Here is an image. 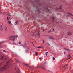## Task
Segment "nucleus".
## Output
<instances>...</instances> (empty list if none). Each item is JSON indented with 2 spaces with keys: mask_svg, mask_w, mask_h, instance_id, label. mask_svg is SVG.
Masks as SVG:
<instances>
[{
  "mask_svg": "<svg viewBox=\"0 0 73 73\" xmlns=\"http://www.w3.org/2000/svg\"><path fill=\"white\" fill-rule=\"evenodd\" d=\"M18 37V35H16L14 36H10V38H11L10 39V40H12L13 42H14L15 40H14L15 39V38H17Z\"/></svg>",
  "mask_w": 73,
  "mask_h": 73,
  "instance_id": "nucleus-1",
  "label": "nucleus"
},
{
  "mask_svg": "<svg viewBox=\"0 0 73 73\" xmlns=\"http://www.w3.org/2000/svg\"><path fill=\"white\" fill-rule=\"evenodd\" d=\"M8 65H6L4 67H2L0 68V70L1 71H3V70H4L5 69H7V66Z\"/></svg>",
  "mask_w": 73,
  "mask_h": 73,
  "instance_id": "nucleus-2",
  "label": "nucleus"
},
{
  "mask_svg": "<svg viewBox=\"0 0 73 73\" xmlns=\"http://www.w3.org/2000/svg\"><path fill=\"white\" fill-rule=\"evenodd\" d=\"M71 54H68L67 56V60H69L71 58V56H70Z\"/></svg>",
  "mask_w": 73,
  "mask_h": 73,
  "instance_id": "nucleus-3",
  "label": "nucleus"
},
{
  "mask_svg": "<svg viewBox=\"0 0 73 73\" xmlns=\"http://www.w3.org/2000/svg\"><path fill=\"white\" fill-rule=\"evenodd\" d=\"M38 29L39 30V31H38V33L37 34H36L35 36H38L39 37V36H40V33H39V32H40V29H39L38 28Z\"/></svg>",
  "mask_w": 73,
  "mask_h": 73,
  "instance_id": "nucleus-4",
  "label": "nucleus"
},
{
  "mask_svg": "<svg viewBox=\"0 0 73 73\" xmlns=\"http://www.w3.org/2000/svg\"><path fill=\"white\" fill-rule=\"evenodd\" d=\"M41 68H42L43 69H45V68H46V66H45L43 65L41 66Z\"/></svg>",
  "mask_w": 73,
  "mask_h": 73,
  "instance_id": "nucleus-5",
  "label": "nucleus"
},
{
  "mask_svg": "<svg viewBox=\"0 0 73 73\" xmlns=\"http://www.w3.org/2000/svg\"><path fill=\"white\" fill-rule=\"evenodd\" d=\"M25 65L26 66H27V67H28L30 69H31V67H30V66L29 65H28V64L27 63H25Z\"/></svg>",
  "mask_w": 73,
  "mask_h": 73,
  "instance_id": "nucleus-6",
  "label": "nucleus"
},
{
  "mask_svg": "<svg viewBox=\"0 0 73 73\" xmlns=\"http://www.w3.org/2000/svg\"><path fill=\"white\" fill-rule=\"evenodd\" d=\"M64 49H65V50H67V51H68V52H70V50H69V49H66V48H64Z\"/></svg>",
  "mask_w": 73,
  "mask_h": 73,
  "instance_id": "nucleus-7",
  "label": "nucleus"
},
{
  "mask_svg": "<svg viewBox=\"0 0 73 73\" xmlns=\"http://www.w3.org/2000/svg\"><path fill=\"white\" fill-rule=\"evenodd\" d=\"M8 31V28H7V26H5V32H7Z\"/></svg>",
  "mask_w": 73,
  "mask_h": 73,
  "instance_id": "nucleus-8",
  "label": "nucleus"
},
{
  "mask_svg": "<svg viewBox=\"0 0 73 73\" xmlns=\"http://www.w3.org/2000/svg\"><path fill=\"white\" fill-rule=\"evenodd\" d=\"M17 22H18V21H17L16 22H15V25H16V24H17Z\"/></svg>",
  "mask_w": 73,
  "mask_h": 73,
  "instance_id": "nucleus-9",
  "label": "nucleus"
},
{
  "mask_svg": "<svg viewBox=\"0 0 73 73\" xmlns=\"http://www.w3.org/2000/svg\"><path fill=\"white\" fill-rule=\"evenodd\" d=\"M72 35V34L71 33H69L67 35L68 36V35Z\"/></svg>",
  "mask_w": 73,
  "mask_h": 73,
  "instance_id": "nucleus-10",
  "label": "nucleus"
},
{
  "mask_svg": "<svg viewBox=\"0 0 73 73\" xmlns=\"http://www.w3.org/2000/svg\"><path fill=\"white\" fill-rule=\"evenodd\" d=\"M49 39H52V40H53V39H54V38H53L52 37H49Z\"/></svg>",
  "mask_w": 73,
  "mask_h": 73,
  "instance_id": "nucleus-11",
  "label": "nucleus"
},
{
  "mask_svg": "<svg viewBox=\"0 0 73 73\" xmlns=\"http://www.w3.org/2000/svg\"><path fill=\"white\" fill-rule=\"evenodd\" d=\"M60 8H58V9H62V7L61 5H60Z\"/></svg>",
  "mask_w": 73,
  "mask_h": 73,
  "instance_id": "nucleus-12",
  "label": "nucleus"
},
{
  "mask_svg": "<svg viewBox=\"0 0 73 73\" xmlns=\"http://www.w3.org/2000/svg\"><path fill=\"white\" fill-rule=\"evenodd\" d=\"M47 44H48V45L49 46H50V44H49V42H47Z\"/></svg>",
  "mask_w": 73,
  "mask_h": 73,
  "instance_id": "nucleus-13",
  "label": "nucleus"
},
{
  "mask_svg": "<svg viewBox=\"0 0 73 73\" xmlns=\"http://www.w3.org/2000/svg\"><path fill=\"white\" fill-rule=\"evenodd\" d=\"M3 58H4V56H2V57L0 59V60H3Z\"/></svg>",
  "mask_w": 73,
  "mask_h": 73,
  "instance_id": "nucleus-14",
  "label": "nucleus"
},
{
  "mask_svg": "<svg viewBox=\"0 0 73 73\" xmlns=\"http://www.w3.org/2000/svg\"><path fill=\"white\" fill-rule=\"evenodd\" d=\"M46 10H48V11H50V10L49 9H48V8H46Z\"/></svg>",
  "mask_w": 73,
  "mask_h": 73,
  "instance_id": "nucleus-15",
  "label": "nucleus"
},
{
  "mask_svg": "<svg viewBox=\"0 0 73 73\" xmlns=\"http://www.w3.org/2000/svg\"><path fill=\"white\" fill-rule=\"evenodd\" d=\"M35 54L36 56H37V55H38V54H37V52H35Z\"/></svg>",
  "mask_w": 73,
  "mask_h": 73,
  "instance_id": "nucleus-16",
  "label": "nucleus"
},
{
  "mask_svg": "<svg viewBox=\"0 0 73 73\" xmlns=\"http://www.w3.org/2000/svg\"><path fill=\"white\" fill-rule=\"evenodd\" d=\"M8 23L9 24H11V21H9L8 22Z\"/></svg>",
  "mask_w": 73,
  "mask_h": 73,
  "instance_id": "nucleus-17",
  "label": "nucleus"
},
{
  "mask_svg": "<svg viewBox=\"0 0 73 73\" xmlns=\"http://www.w3.org/2000/svg\"><path fill=\"white\" fill-rule=\"evenodd\" d=\"M15 61H16L17 62H19V63L20 62L19 61L17 60H16Z\"/></svg>",
  "mask_w": 73,
  "mask_h": 73,
  "instance_id": "nucleus-18",
  "label": "nucleus"
},
{
  "mask_svg": "<svg viewBox=\"0 0 73 73\" xmlns=\"http://www.w3.org/2000/svg\"><path fill=\"white\" fill-rule=\"evenodd\" d=\"M47 53H48V52H46L45 53V54H46V56H47Z\"/></svg>",
  "mask_w": 73,
  "mask_h": 73,
  "instance_id": "nucleus-19",
  "label": "nucleus"
},
{
  "mask_svg": "<svg viewBox=\"0 0 73 73\" xmlns=\"http://www.w3.org/2000/svg\"><path fill=\"white\" fill-rule=\"evenodd\" d=\"M63 69H65L66 68V66H64L63 67Z\"/></svg>",
  "mask_w": 73,
  "mask_h": 73,
  "instance_id": "nucleus-20",
  "label": "nucleus"
},
{
  "mask_svg": "<svg viewBox=\"0 0 73 73\" xmlns=\"http://www.w3.org/2000/svg\"><path fill=\"white\" fill-rule=\"evenodd\" d=\"M15 70H16V69H19V68H18L15 67Z\"/></svg>",
  "mask_w": 73,
  "mask_h": 73,
  "instance_id": "nucleus-21",
  "label": "nucleus"
},
{
  "mask_svg": "<svg viewBox=\"0 0 73 73\" xmlns=\"http://www.w3.org/2000/svg\"><path fill=\"white\" fill-rule=\"evenodd\" d=\"M5 15H8V13H7V12H6V13H5Z\"/></svg>",
  "mask_w": 73,
  "mask_h": 73,
  "instance_id": "nucleus-22",
  "label": "nucleus"
},
{
  "mask_svg": "<svg viewBox=\"0 0 73 73\" xmlns=\"http://www.w3.org/2000/svg\"><path fill=\"white\" fill-rule=\"evenodd\" d=\"M3 62H3L1 63H0V66H1V64L3 63Z\"/></svg>",
  "mask_w": 73,
  "mask_h": 73,
  "instance_id": "nucleus-23",
  "label": "nucleus"
},
{
  "mask_svg": "<svg viewBox=\"0 0 73 73\" xmlns=\"http://www.w3.org/2000/svg\"><path fill=\"white\" fill-rule=\"evenodd\" d=\"M46 64V62H44L43 63V64Z\"/></svg>",
  "mask_w": 73,
  "mask_h": 73,
  "instance_id": "nucleus-24",
  "label": "nucleus"
},
{
  "mask_svg": "<svg viewBox=\"0 0 73 73\" xmlns=\"http://www.w3.org/2000/svg\"><path fill=\"white\" fill-rule=\"evenodd\" d=\"M0 29H1V31H2V30H3V28H1Z\"/></svg>",
  "mask_w": 73,
  "mask_h": 73,
  "instance_id": "nucleus-25",
  "label": "nucleus"
},
{
  "mask_svg": "<svg viewBox=\"0 0 73 73\" xmlns=\"http://www.w3.org/2000/svg\"><path fill=\"white\" fill-rule=\"evenodd\" d=\"M22 46H23V47H25V46H24L23 45H22Z\"/></svg>",
  "mask_w": 73,
  "mask_h": 73,
  "instance_id": "nucleus-26",
  "label": "nucleus"
},
{
  "mask_svg": "<svg viewBox=\"0 0 73 73\" xmlns=\"http://www.w3.org/2000/svg\"><path fill=\"white\" fill-rule=\"evenodd\" d=\"M53 59L54 60H55V58H54V57H53Z\"/></svg>",
  "mask_w": 73,
  "mask_h": 73,
  "instance_id": "nucleus-27",
  "label": "nucleus"
},
{
  "mask_svg": "<svg viewBox=\"0 0 73 73\" xmlns=\"http://www.w3.org/2000/svg\"><path fill=\"white\" fill-rule=\"evenodd\" d=\"M52 20H54V17H52Z\"/></svg>",
  "mask_w": 73,
  "mask_h": 73,
  "instance_id": "nucleus-28",
  "label": "nucleus"
},
{
  "mask_svg": "<svg viewBox=\"0 0 73 73\" xmlns=\"http://www.w3.org/2000/svg\"><path fill=\"white\" fill-rule=\"evenodd\" d=\"M4 42V41L2 42H0V44H1V43H3V42Z\"/></svg>",
  "mask_w": 73,
  "mask_h": 73,
  "instance_id": "nucleus-29",
  "label": "nucleus"
},
{
  "mask_svg": "<svg viewBox=\"0 0 73 73\" xmlns=\"http://www.w3.org/2000/svg\"><path fill=\"white\" fill-rule=\"evenodd\" d=\"M3 52H6V51L5 50H3Z\"/></svg>",
  "mask_w": 73,
  "mask_h": 73,
  "instance_id": "nucleus-30",
  "label": "nucleus"
},
{
  "mask_svg": "<svg viewBox=\"0 0 73 73\" xmlns=\"http://www.w3.org/2000/svg\"><path fill=\"white\" fill-rule=\"evenodd\" d=\"M7 20H8V21L9 20V19H8V17H7Z\"/></svg>",
  "mask_w": 73,
  "mask_h": 73,
  "instance_id": "nucleus-31",
  "label": "nucleus"
},
{
  "mask_svg": "<svg viewBox=\"0 0 73 73\" xmlns=\"http://www.w3.org/2000/svg\"><path fill=\"white\" fill-rule=\"evenodd\" d=\"M39 60H41V58H39Z\"/></svg>",
  "mask_w": 73,
  "mask_h": 73,
  "instance_id": "nucleus-32",
  "label": "nucleus"
},
{
  "mask_svg": "<svg viewBox=\"0 0 73 73\" xmlns=\"http://www.w3.org/2000/svg\"><path fill=\"white\" fill-rule=\"evenodd\" d=\"M38 48H41V47H38Z\"/></svg>",
  "mask_w": 73,
  "mask_h": 73,
  "instance_id": "nucleus-33",
  "label": "nucleus"
},
{
  "mask_svg": "<svg viewBox=\"0 0 73 73\" xmlns=\"http://www.w3.org/2000/svg\"><path fill=\"white\" fill-rule=\"evenodd\" d=\"M43 44H44V40H43Z\"/></svg>",
  "mask_w": 73,
  "mask_h": 73,
  "instance_id": "nucleus-34",
  "label": "nucleus"
},
{
  "mask_svg": "<svg viewBox=\"0 0 73 73\" xmlns=\"http://www.w3.org/2000/svg\"><path fill=\"white\" fill-rule=\"evenodd\" d=\"M21 44L20 42H19V44Z\"/></svg>",
  "mask_w": 73,
  "mask_h": 73,
  "instance_id": "nucleus-35",
  "label": "nucleus"
},
{
  "mask_svg": "<svg viewBox=\"0 0 73 73\" xmlns=\"http://www.w3.org/2000/svg\"><path fill=\"white\" fill-rule=\"evenodd\" d=\"M43 47V46H41L40 47H41V48H42Z\"/></svg>",
  "mask_w": 73,
  "mask_h": 73,
  "instance_id": "nucleus-36",
  "label": "nucleus"
},
{
  "mask_svg": "<svg viewBox=\"0 0 73 73\" xmlns=\"http://www.w3.org/2000/svg\"><path fill=\"white\" fill-rule=\"evenodd\" d=\"M8 62H7L6 64H8Z\"/></svg>",
  "mask_w": 73,
  "mask_h": 73,
  "instance_id": "nucleus-37",
  "label": "nucleus"
},
{
  "mask_svg": "<svg viewBox=\"0 0 73 73\" xmlns=\"http://www.w3.org/2000/svg\"><path fill=\"white\" fill-rule=\"evenodd\" d=\"M1 27H2V25H1Z\"/></svg>",
  "mask_w": 73,
  "mask_h": 73,
  "instance_id": "nucleus-38",
  "label": "nucleus"
},
{
  "mask_svg": "<svg viewBox=\"0 0 73 73\" xmlns=\"http://www.w3.org/2000/svg\"><path fill=\"white\" fill-rule=\"evenodd\" d=\"M49 32H51V30H50L49 31Z\"/></svg>",
  "mask_w": 73,
  "mask_h": 73,
  "instance_id": "nucleus-39",
  "label": "nucleus"
},
{
  "mask_svg": "<svg viewBox=\"0 0 73 73\" xmlns=\"http://www.w3.org/2000/svg\"><path fill=\"white\" fill-rule=\"evenodd\" d=\"M36 33H37V31H36Z\"/></svg>",
  "mask_w": 73,
  "mask_h": 73,
  "instance_id": "nucleus-40",
  "label": "nucleus"
},
{
  "mask_svg": "<svg viewBox=\"0 0 73 73\" xmlns=\"http://www.w3.org/2000/svg\"><path fill=\"white\" fill-rule=\"evenodd\" d=\"M30 35H33V34L32 35V34H31Z\"/></svg>",
  "mask_w": 73,
  "mask_h": 73,
  "instance_id": "nucleus-41",
  "label": "nucleus"
},
{
  "mask_svg": "<svg viewBox=\"0 0 73 73\" xmlns=\"http://www.w3.org/2000/svg\"><path fill=\"white\" fill-rule=\"evenodd\" d=\"M53 30L54 31V29H53Z\"/></svg>",
  "mask_w": 73,
  "mask_h": 73,
  "instance_id": "nucleus-42",
  "label": "nucleus"
},
{
  "mask_svg": "<svg viewBox=\"0 0 73 73\" xmlns=\"http://www.w3.org/2000/svg\"><path fill=\"white\" fill-rule=\"evenodd\" d=\"M15 44V43H14L13 44Z\"/></svg>",
  "mask_w": 73,
  "mask_h": 73,
  "instance_id": "nucleus-43",
  "label": "nucleus"
},
{
  "mask_svg": "<svg viewBox=\"0 0 73 73\" xmlns=\"http://www.w3.org/2000/svg\"><path fill=\"white\" fill-rule=\"evenodd\" d=\"M26 53H27V51H26Z\"/></svg>",
  "mask_w": 73,
  "mask_h": 73,
  "instance_id": "nucleus-44",
  "label": "nucleus"
},
{
  "mask_svg": "<svg viewBox=\"0 0 73 73\" xmlns=\"http://www.w3.org/2000/svg\"><path fill=\"white\" fill-rule=\"evenodd\" d=\"M64 54H65V52L64 53Z\"/></svg>",
  "mask_w": 73,
  "mask_h": 73,
  "instance_id": "nucleus-45",
  "label": "nucleus"
},
{
  "mask_svg": "<svg viewBox=\"0 0 73 73\" xmlns=\"http://www.w3.org/2000/svg\"><path fill=\"white\" fill-rule=\"evenodd\" d=\"M2 24L3 25H4V24H3L2 23Z\"/></svg>",
  "mask_w": 73,
  "mask_h": 73,
  "instance_id": "nucleus-46",
  "label": "nucleus"
},
{
  "mask_svg": "<svg viewBox=\"0 0 73 73\" xmlns=\"http://www.w3.org/2000/svg\"><path fill=\"white\" fill-rule=\"evenodd\" d=\"M43 31H45L44 30V29H43Z\"/></svg>",
  "mask_w": 73,
  "mask_h": 73,
  "instance_id": "nucleus-47",
  "label": "nucleus"
},
{
  "mask_svg": "<svg viewBox=\"0 0 73 73\" xmlns=\"http://www.w3.org/2000/svg\"><path fill=\"white\" fill-rule=\"evenodd\" d=\"M6 59V58L5 59V60Z\"/></svg>",
  "mask_w": 73,
  "mask_h": 73,
  "instance_id": "nucleus-48",
  "label": "nucleus"
},
{
  "mask_svg": "<svg viewBox=\"0 0 73 73\" xmlns=\"http://www.w3.org/2000/svg\"><path fill=\"white\" fill-rule=\"evenodd\" d=\"M1 6V5H0V6Z\"/></svg>",
  "mask_w": 73,
  "mask_h": 73,
  "instance_id": "nucleus-49",
  "label": "nucleus"
}]
</instances>
